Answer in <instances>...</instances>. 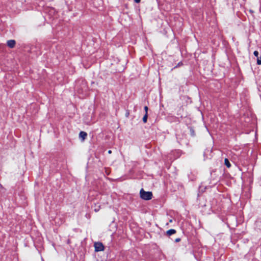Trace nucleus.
Listing matches in <instances>:
<instances>
[{"mask_svg": "<svg viewBox=\"0 0 261 261\" xmlns=\"http://www.w3.org/2000/svg\"><path fill=\"white\" fill-rule=\"evenodd\" d=\"M87 136V133L86 132H83V131L81 132L79 134L80 138H82L83 139V140H84L85 139Z\"/></svg>", "mask_w": 261, "mask_h": 261, "instance_id": "obj_4", "label": "nucleus"}, {"mask_svg": "<svg viewBox=\"0 0 261 261\" xmlns=\"http://www.w3.org/2000/svg\"><path fill=\"white\" fill-rule=\"evenodd\" d=\"M95 211L96 212L98 211V208H96V209H95Z\"/></svg>", "mask_w": 261, "mask_h": 261, "instance_id": "obj_15", "label": "nucleus"}, {"mask_svg": "<svg viewBox=\"0 0 261 261\" xmlns=\"http://www.w3.org/2000/svg\"><path fill=\"white\" fill-rule=\"evenodd\" d=\"M180 241V239L179 238H177L175 240L176 242H179Z\"/></svg>", "mask_w": 261, "mask_h": 261, "instance_id": "obj_11", "label": "nucleus"}, {"mask_svg": "<svg viewBox=\"0 0 261 261\" xmlns=\"http://www.w3.org/2000/svg\"><path fill=\"white\" fill-rule=\"evenodd\" d=\"M16 42L14 40H9L7 41V45L11 48L15 46Z\"/></svg>", "mask_w": 261, "mask_h": 261, "instance_id": "obj_3", "label": "nucleus"}, {"mask_svg": "<svg viewBox=\"0 0 261 261\" xmlns=\"http://www.w3.org/2000/svg\"><path fill=\"white\" fill-rule=\"evenodd\" d=\"M95 251L96 252L101 251L104 250V246L100 242H96L94 245Z\"/></svg>", "mask_w": 261, "mask_h": 261, "instance_id": "obj_2", "label": "nucleus"}, {"mask_svg": "<svg viewBox=\"0 0 261 261\" xmlns=\"http://www.w3.org/2000/svg\"><path fill=\"white\" fill-rule=\"evenodd\" d=\"M147 117H148L147 113H145V115L143 117V122L146 123L147 122Z\"/></svg>", "mask_w": 261, "mask_h": 261, "instance_id": "obj_7", "label": "nucleus"}, {"mask_svg": "<svg viewBox=\"0 0 261 261\" xmlns=\"http://www.w3.org/2000/svg\"><path fill=\"white\" fill-rule=\"evenodd\" d=\"M144 110H145V112H146L145 113H147L148 107H147V106H145V107H144Z\"/></svg>", "mask_w": 261, "mask_h": 261, "instance_id": "obj_10", "label": "nucleus"}, {"mask_svg": "<svg viewBox=\"0 0 261 261\" xmlns=\"http://www.w3.org/2000/svg\"><path fill=\"white\" fill-rule=\"evenodd\" d=\"M111 152H112V151H111V150H109V151H108V153H109V154L111 153Z\"/></svg>", "mask_w": 261, "mask_h": 261, "instance_id": "obj_13", "label": "nucleus"}, {"mask_svg": "<svg viewBox=\"0 0 261 261\" xmlns=\"http://www.w3.org/2000/svg\"><path fill=\"white\" fill-rule=\"evenodd\" d=\"M140 197L144 200H149L152 198V194L151 192H146L143 189H141L140 191Z\"/></svg>", "mask_w": 261, "mask_h": 261, "instance_id": "obj_1", "label": "nucleus"}, {"mask_svg": "<svg viewBox=\"0 0 261 261\" xmlns=\"http://www.w3.org/2000/svg\"><path fill=\"white\" fill-rule=\"evenodd\" d=\"M95 211L96 212L98 211V208H96V209H95Z\"/></svg>", "mask_w": 261, "mask_h": 261, "instance_id": "obj_14", "label": "nucleus"}, {"mask_svg": "<svg viewBox=\"0 0 261 261\" xmlns=\"http://www.w3.org/2000/svg\"><path fill=\"white\" fill-rule=\"evenodd\" d=\"M134 1L136 3H139L140 2L141 0H134Z\"/></svg>", "mask_w": 261, "mask_h": 261, "instance_id": "obj_12", "label": "nucleus"}, {"mask_svg": "<svg viewBox=\"0 0 261 261\" xmlns=\"http://www.w3.org/2000/svg\"><path fill=\"white\" fill-rule=\"evenodd\" d=\"M253 54H254V55L255 57H258V52L257 51L255 50V51H254Z\"/></svg>", "mask_w": 261, "mask_h": 261, "instance_id": "obj_9", "label": "nucleus"}, {"mask_svg": "<svg viewBox=\"0 0 261 261\" xmlns=\"http://www.w3.org/2000/svg\"><path fill=\"white\" fill-rule=\"evenodd\" d=\"M175 233H176V230L173 229H169L167 231V234L168 236H171Z\"/></svg>", "mask_w": 261, "mask_h": 261, "instance_id": "obj_5", "label": "nucleus"}, {"mask_svg": "<svg viewBox=\"0 0 261 261\" xmlns=\"http://www.w3.org/2000/svg\"><path fill=\"white\" fill-rule=\"evenodd\" d=\"M257 64L258 65H261V56L259 58L257 59Z\"/></svg>", "mask_w": 261, "mask_h": 261, "instance_id": "obj_8", "label": "nucleus"}, {"mask_svg": "<svg viewBox=\"0 0 261 261\" xmlns=\"http://www.w3.org/2000/svg\"><path fill=\"white\" fill-rule=\"evenodd\" d=\"M225 165L228 167L229 168L231 166V164L229 163L228 160L227 159H225L224 160Z\"/></svg>", "mask_w": 261, "mask_h": 261, "instance_id": "obj_6", "label": "nucleus"}]
</instances>
